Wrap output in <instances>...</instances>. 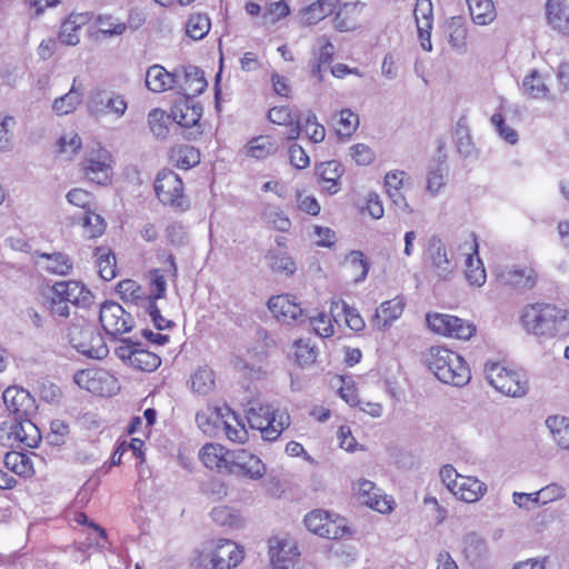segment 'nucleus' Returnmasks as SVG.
<instances>
[{
    "label": "nucleus",
    "mask_w": 569,
    "mask_h": 569,
    "mask_svg": "<svg viewBox=\"0 0 569 569\" xmlns=\"http://www.w3.org/2000/svg\"><path fill=\"white\" fill-rule=\"evenodd\" d=\"M527 332L542 338L569 336V311L548 302L525 306L520 317Z\"/></svg>",
    "instance_id": "obj_1"
},
{
    "label": "nucleus",
    "mask_w": 569,
    "mask_h": 569,
    "mask_svg": "<svg viewBox=\"0 0 569 569\" xmlns=\"http://www.w3.org/2000/svg\"><path fill=\"white\" fill-rule=\"evenodd\" d=\"M423 365L443 383L462 387L471 378L467 361L445 346H432L422 353Z\"/></svg>",
    "instance_id": "obj_2"
},
{
    "label": "nucleus",
    "mask_w": 569,
    "mask_h": 569,
    "mask_svg": "<svg viewBox=\"0 0 569 569\" xmlns=\"http://www.w3.org/2000/svg\"><path fill=\"white\" fill-rule=\"evenodd\" d=\"M153 189L161 204L181 212L190 209V200L186 193L184 182L173 170H160L154 178Z\"/></svg>",
    "instance_id": "obj_3"
},
{
    "label": "nucleus",
    "mask_w": 569,
    "mask_h": 569,
    "mask_svg": "<svg viewBox=\"0 0 569 569\" xmlns=\"http://www.w3.org/2000/svg\"><path fill=\"white\" fill-rule=\"evenodd\" d=\"M247 420L251 429L259 430L261 437L268 441L278 439L290 423V417L286 411L262 403L248 410Z\"/></svg>",
    "instance_id": "obj_4"
},
{
    "label": "nucleus",
    "mask_w": 569,
    "mask_h": 569,
    "mask_svg": "<svg viewBox=\"0 0 569 569\" xmlns=\"http://www.w3.org/2000/svg\"><path fill=\"white\" fill-rule=\"evenodd\" d=\"M213 419L212 426L217 427L218 421L221 419L226 437L237 443H244L248 440V431L244 425L240 421L238 416L229 408H208L207 410L200 411L196 415V421L203 430V432L211 431V420Z\"/></svg>",
    "instance_id": "obj_5"
},
{
    "label": "nucleus",
    "mask_w": 569,
    "mask_h": 569,
    "mask_svg": "<svg viewBox=\"0 0 569 569\" xmlns=\"http://www.w3.org/2000/svg\"><path fill=\"white\" fill-rule=\"evenodd\" d=\"M440 478L455 497L468 503L477 502L487 492L485 482L476 477L458 473L451 465H446L440 469Z\"/></svg>",
    "instance_id": "obj_6"
},
{
    "label": "nucleus",
    "mask_w": 569,
    "mask_h": 569,
    "mask_svg": "<svg viewBox=\"0 0 569 569\" xmlns=\"http://www.w3.org/2000/svg\"><path fill=\"white\" fill-rule=\"evenodd\" d=\"M73 382L80 389L97 397H112L120 390L117 377L107 369L98 367L78 370L73 375Z\"/></svg>",
    "instance_id": "obj_7"
},
{
    "label": "nucleus",
    "mask_w": 569,
    "mask_h": 569,
    "mask_svg": "<svg viewBox=\"0 0 569 569\" xmlns=\"http://www.w3.org/2000/svg\"><path fill=\"white\" fill-rule=\"evenodd\" d=\"M426 322L431 332L457 340H469L477 332L473 322L448 313L428 312Z\"/></svg>",
    "instance_id": "obj_8"
},
{
    "label": "nucleus",
    "mask_w": 569,
    "mask_h": 569,
    "mask_svg": "<svg viewBox=\"0 0 569 569\" xmlns=\"http://www.w3.org/2000/svg\"><path fill=\"white\" fill-rule=\"evenodd\" d=\"M113 157L103 147L88 152L81 160L80 170L83 178L98 186H108L113 177Z\"/></svg>",
    "instance_id": "obj_9"
},
{
    "label": "nucleus",
    "mask_w": 569,
    "mask_h": 569,
    "mask_svg": "<svg viewBox=\"0 0 569 569\" xmlns=\"http://www.w3.org/2000/svg\"><path fill=\"white\" fill-rule=\"evenodd\" d=\"M306 528L313 535L326 539H341L350 535L346 519L323 509L308 512L303 519Z\"/></svg>",
    "instance_id": "obj_10"
},
{
    "label": "nucleus",
    "mask_w": 569,
    "mask_h": 569,
    "mask_svg": "<svg viewBox=\"0 0 569 569\" xmlns=\"http://www.w3.org/2000/svg\"><path fill=\"white\" fill-rule=\"evenodd\" d=\"M485 372L489 383L499 392L509 397L527 393L528 382L520 372L497 362L486 365Z\"/></svg>",
    "instance_id": "obj_11"
},
{
    "label": "nucleus",
    "mask_w": 569,
    "mask_h": 569,
    "mask_svg": "<svg viewBox=\"0 0 569 569\" xmlns=\"http://www.w3.org/2000/svg\"><path fill=\"white\" fill-rule=\"evenodd\" d=\"M114 353L123 363L137 371L153 372L161 365L158 353L136 342H123L116 348Z\"/></svg>",
    "instance_id": "obj_12"
},
{
    "label": "nucleus",
    "mask_w": 569,
    "mask_h": 569,
    "mask_svg": "<svg viewBox=\"0 0 569 569\" xmlns=\"http://www.w3.org/2000/svg\"><path fill=\"white\" fill-rule=\"evenodd\" d=\"M356 498L368 508L380 513H390L396 507L391 496L386 495L375 482L367 479H358L352 485Z\"/></svg>",
    "instance_id": "obj_13"
},
{
    "label": "nucleus",
    "mask_w": 569,
    "mask_h": 569,
    "mask_svg": "<svg viewBox=\"0 0 569 569\" xmlns=\"http://www.w3.org/2000/svg\"><path fill=\"white\" fill-rule=\"evenodd\" d=\"M538 280V270L531 263L508 267L497 274L499 286L518 291H528L533 289L537 286Z\"/></svg>",
    "instance_id": "obj_14"
},
{
    "label": "nucleus",
    "mask_w": 569,
    "mask_h": 569,
    "mask_svg": "<svg viewBox=\"0 0 569 569\" xmlns=\"http://www.w3.org/2000/svg\"><path fill=\"white\" fill-rule=\"evenodd\" d=\"M99 320L103 330L113 337L127 333L133 327L131 315L113 301L102 303Z\"/></svg>",
    "instance_id": "obj_15"
},
{
    "label": "nucleus",
    "mask_w": 569,
    "mask_h": 569,
    "mask_svg": "<svg viewBox=\"0 0 569 569\" xmlns=\"http://www.w3.org/2000/svg\"><path fill=\"white\" fill-rule=\"evenodd\" d=\"M267 307L274 319L284 325H292L305 317L301 302L290 293L270 297Z\"/></svg>",
    "instance_id": "obj_16"
},
{
    "label": "nucleus",
    "mask_w": 569,
    "mask_h": 569,
    "mask_svg": "<svg viewBox=\"0 0 569 569\" xmlns=\"http://www.w3.org/2000/svg\"><path fill=\"white\" fill-rule=\"evenodd\" d=\"M264 473L266 466L258 456L247 449L233 450L228 475H236L249 479H260Z\"/></svg>",
    "instance_id": "obj_17"
},
{
    "label": "nucleus",
    "mask_w": 569,
    "mask_h": 569,
    "mask_svg": "<svg viewBox=\"0 0 569 569\" xmlns=\"http://www.w3.org/2000/svg\"><path fill=\"white\" fill-rule=\"evenodd\" d=\"M267 118L273 126L283 128L286 140H296L300 137L302 124L298 110L289 106H273L269 109Z\"/></svg>",
    "instance_id": "obj_18"
},
{
    "label": "nucleus",
    "mask_w": 569,
    "mask_h": 569,
    "mask_svg": "<svg viewBox=\"0 0 569 569\" xmlns=\"http://www.w3.org/2000/svg\"><path fill=\"white\" fill-rule=\"evenodd\" d=\"M269 553L273 569H300V552L295 541L273 538Z\"/></svg>",
    "instance_id": "obj_19"
},
{
    "label": "nucleus",
    "mask_w": 569,
    "mask_h": 569,
    "mask_svg": "<svg viewBox=\"0 0 569 569\" xmlns=\"http://www.w3.org/2000/svg\"><path fill=\"white\" fill-rule=\"evenodd\" d=\"M244 558V550L241 546L230 539H220L210 551V563L212 569L236 568Z\"/></svg>",
    "instance_id": "obj_20"
},
{
    "label": "nucleus",
    "mask_w": 569,
    "mask_h": 569,
    "mask_svg": "<svg viewBox=\"0 0 569 569\" xmlns=\"http://www.w3.org/2000/svg\"><path fill=\"white\" fill-rule=\"evenodd\" d=\"M233 450L216 442H208L201 447L198 457L201 463L217 473L228 475Z\"/></svg>",
    "instance_id": "obj_21"
},
{
    "label": "nucleus",
    "mask_w": 569,
    "mask_h": 569,
    "mask_svg": "<svg viewBox=\"0 0 569 569\" xmlns=\"http://www.w3.org/2000/svg\"><path fill=\"white\" fill-rule=\"evenodd\" d=\"M366 17V3L352 1L342 3L335 13L333 27L339 32L357 29Z\"/></svg>",
    "instance_id": "obj_22"
},
{
    "label": "nucleus",
    "mask_w": 569,
    "mask_h": 569,
    "mask_svg": "<svg viewBox=\"0 0 569 569\" xmlns=\"http://www.w3.org/2000/svg\"><path fill=\"white\" fill-rule=\"evenodd\" d=\"M3 402L7 410L14 419H22L29 416L34 408V399L23 388L10 386L3 391Z\"/></svg>",
    "instance_id": "obj_23"
},
{
    "label": "nucleus",
    "mask_w": 569,
    "mask_h": 569,
    "mask_svg": "<svg viewBox=\"0 0 569 569\" xmlns=\"http://www.w3.org/2000/svg\"><path fill=\"white\" fill-rule=\"evenodd\" d=\"M423 259L439 277L446 278L453 270V266L447 256L445 243L437 236L429 239Z\"/></svg>",
    "instance_id": "obj_24"
},
{
    "label": "nucleus",
    "mask_w": 569,
    "mask_h": 569,
    "mask_svg": "<svg viewBox=\"0 0 569 569\" xmlns=\"http://www.w3.org/2000/svg\"><path fill=\"white\" fill-rule=\"evenodd\" d=\"M545 19L552 31L569 36V4L567 0H546Z\"/></svg>",
    "instance_id": "obj_25"
},
{
    "label": "nucleus",
    "mask_w": 569,
    "mask_h": 569,
    "mask_svg": "<svg viewBox=\"0 0 569 569\" xmlns=\"http://www.w3.org/2000/svg\"><path fill=\"white\" fill-rule=\"evenodd\" d=\"M91 20L89 12H71L62 22L58 39L67 46H77L80 42L81 30Z\"/></svg>",
    "instance_id": "obj_26"
},
{
    "label": "nucleus",
    "mask_w": 569,
    "mask_h": 569,
    "mask_svg": "<svg viewBox=\"0 0 569 569\" xmlns=\"http://www.w3.org/2000/svg\"><path fill=\"white\" fill-rule=\"evenodd\" d=\"M410 184V177L401 170H392L385 176V189L391 201L399 208L409 209L405 192Z\"/></svg>",
    "instance_id": "obj_27"
},
{
    "label": "nucleus",
    "mask_w": 569,
    "mask_h": 569,
    "mask_svg": "<svg viewBox=\"0 0 569 569\" xmlns=\"http://www.w3.org/2000/svg\"><path fill=\"white\" fill-rule=\"evenodd\" d=\"M413 16L416 20L417 30L421 39V47L426 51H430L432 46L430 34L432 30V3L430 0H417Z\"/></svg>",
    "instance_id": "obj_28"
},
{
    "label": "nucleus",
    "mask_w": 569,
    "mask_h": 569,
    "mask_svg": "<svg viewBox=\"0 0 569 569\" xmlns=\"http://www.w3.org/2000/svg\"><path fill=\"white\" fill-rule=\"evenodd\" d=\"M171 118L183 128H192L199 124L202 117V107L192 99L181 98L171 108Z\"/></svg>",
    "instance_id": "obj_29"
},
{
    "label": "nucleus",
    "mask_w": 569,
    "mask_h": 569,
    "mask_svg": "<svg viewBox=\"0 0 569 569\" xmlns=\"http://www.w3.org/2000/svg\"><path fill=\"white\" fill-rule=\"evenodd\" d=\"M340 0H311L299 10L300 22L305 26H313L331 16Z\"/></svg>",
    "instance_id": "obj_30"
},
{
    "label": "nucleus",
    "mask_w": 569,
    "mask_h": 569,
    "mask_svg": "<svg viewBox=\"0 0 569 569\" xmlns=\"http://www.w3.org/2000/svg\"><path fill=\"white\" fill-rule=\"evenodd\" d=\"M91 103L94 112L111 114L116 118L124 116L128 109L126 97L119 92H111L109 96L98 93L92 98Z\"/></svg>",
    "instance_id": "obj_31"
},
{
    "label": "nucleus",
    "mask_w": 569,
    "mask_h": 569,
    "mask_svg": "<svg viewBox=\"0 0 569 569\" xmlns=\"http://www.w3.org/2000/svg\"><path fill=\"white\" fill-rule=\"evenodd\" d=\"M200 150L188 143L173 144L168 152L169 162L181 170H189L199 164Z\"/></svg>",
    "instance_id": "obj_32"
},
{
    "label": "nucleus",
    "mask_w": 569,
    "mask_h": 569,
    "mask_svg": "<svg viewBox=\"0 0 569 569\" xmlns=\"http://www.w3.org/2000/svg\"><path fill=\"white\" fill-rule=\"evenodd\" d=\"M330 313L336 322L343 318L346 326L355 332H359L365 329V320L359 311L341 299L331 300Z\"/></svg>",
    "instance_id": "obj_33"
},
{
    "label": "nucleus",
    "mask_w": 569,
    "mask_h": 569,
    "mask_svg": "<svg viewBox=\"0 0 569 569\" xmlns=\"http://www.w3.org/2000/svg\"><path fill=\"white\" fill-rule=\"evenodd\" d=\"M11 435L19 446L26 448H36L41 441V433L38 427L29 419H16L12 423Z\"/></svg>",
    "instance_id": "obj_34"
},
{
    "label": "nucleus",
    "mask_w": 569,
    "mask_h": 569,
    "mask_svg": "<svg viewBox=\"0 0 569 569\" xmlns=\"http://www.w3.org/2000/svg\"><path fill=\"white\" fill-rule=\"evenodd\" d=\"M176 84H179L183 98L188 99L201 94L208 86L203 71L197 67L186 69L181 80H177Z\"/></svg>",
    "instance_id": "obj_35"
},
{
    "label": "nucleus",
    "mask_w": 569,
    "mask_h": 569,
    "mask_svg": "<svg viewBox=\"0 0 569 569\" xmlns=\"http://www.w3.org/2000/svg\"><path fill=\"white\" fill-rule=\"evenodd\" d=\"M316 171L319 177V183L325 191L329 194H335L340 190V178L343 170L338 161L322 162L316 168Z\"/></svg>",
    "instance_id": "obj_36"
},
{
    "label": "nucleus",
    "mask_w": 569,
    "mask_h": 569,
    "mask_svg": "<svg viewBox=\"0 0 569 569\" xmlns=\"http://www.w3.org/2000/svg\"><path fill=\"white\" fill-rule=\"evenodd\" d=\"M177 83V76L168 72L162 66H151L146 73L147 88L157 93L171 89Z\"/></svg>",
    "instance_id": "obj_37"
},
{
    "label": "nucleus",
    "mask_w": 569,
    "mask_h": 569,
    "mask_svg": "<svg viewBox=\"0 0 569 569\" xmlns=\"http://www.w3.org/2000/svg\"><path fill=\"white\" fill-rule=\"evenodd\" d=\"M189 387L192 392L207 396L216 388V372L208 365L198 367L189 378Z\"/></svg>",
    "instance_id": "obj_38"
},
{
    "label": "nucleus",
    "mask_w": 569,
    "mask_h": 569,
    "mask_svg": "<svg viewBox=\"0 0 569 569\" xmlns=\"http://www.w3.org/2000/svg\"><path fill=\"white\" fill-rule=\"evenodd\" d=\"M58 293L67 295L72 306L86 307L92 299L91 291L80 281H58Z\"/></svg>",
    "instance_id": "obj_39"
},
{
    "label": "nucleus",
    "mask_w": 569,
    "mask_h": 569,
    "mask_svg": "<svg viewBox=\"0 0 569 569\" xmlns=\"http://www.w3.org/2000/svg\"><path fill=\"white\" fill-rule=\"evenodd\" d=\"M406 301L403 297L382 302L376 311V322L379 327H388L395 320L399 319L405 310Z\"/></svg>",
    "instance_id": "obj_40"
},
{
    "label": "nucleus",
    "mask_w": 569,
    "mask_h": 569,
    "mask_svg": "<svg viewBox=\"0 0 569 569\" xmlns=\"http://www.w3.org/2000/svg\"><path fill=\"white\" fill-rule=\"evenodd\" d=\"M246 154L250 158L262 160L278 151V144L271 136L261 134L251 138L246 147Z\"/></svg>",
    "instance_id": "obj_41"
},
{
    "label": "nucleus",
    "mask_w": 569,
    "mask_h": 569,
    "mask_svg": "<svg viewBox=\"0 0 569 569\" xmlns=\"http://www.w3.org/2000/svg\"><path fill=\"white\" fill-rule=\"evenodd\" d=\"M523 93L531 99L545 100L550 98V88L537 70L530 71L522 81Z\"/></svg>",
    "instance_id": "obj_42"
},
{
    "label": "nucleus",
    "mask_w": 569,
    "mask_h": 569,
    "mask_svg": "<svg viewBox=\"0 0 569 569\" xmlns=\"http://www.w3.org/2000/svg\"><path fill=\"white\" fill-rule=\"evenodd\" d=\"M96 34L104 39L122 36L127 31V23L113 14H99L94 19Z\"/></svg>",
    "instance_id": "obj_43"
},
{
    "label": "nucleus",
    "mask_w": 569,
    "mask_h": 569,
    "mask_svg": "<svg viewBox=\"0 0 569 569\" xmlns=\"http://www.w3.org/2000/svg\"><path fill=\"white\" fill-rule=\"evenodd\" d=\"M330 383L337 389L340 398L350 407H357L360 405L357 385L350 376L335 375L331 378Z\"/></svg>",
    "instance_id": "obj_44"
},
{
    "label": "nucleus",
    "mask_w": 569,
    "mask_h": 569,
    "mask_svg": "<svg viewBox=\"0 0 569 569\" xmlns=\"http://www.w3.org/2000/svg\"><path fill=\"white\" fill-rule=\"evenodd\" d=\"M343 268L356 282L365 280L369 272L370 263L359 250L350 251L343 259Z\"/></svg>",
    "instance_id": "obj_45"
},
{
    "label": "nucleus",
    "mask_w": 569,
    "mask_h": 569,
    "mask_svg": "<svg viewBox=\"0 0 569 569\" xmlns=\"http://www.w3.org/2000/svg\"><path fill=\"white\" fill-rule=\"evenodd\" d=\"M116 291L124 303L140 307L147 299L144 289L132 279H123L119 281L116 287Z\"/></svg>",
    "instance_id": "obj_46"
},
{
    "label": "nucleus",
    "mask_w": 569,
    "mask_h": 569,
    "mask_svg": "<svg viewBox=\"0 0 569 569\" xmlns=\"http://www.w3.org/2000/svg\"><path fill=\"white\" fill-rule=\"evenodd\" d=\"M94 263L101 279L110 281L117 276L116 257L109 247L96 248Z\"/></svg>",
    "instance_id": "obj_47"
},
{
    "label": "nucleus",
    "mask_w": 569,
    "mask_h": 569,
    "mask_svg": "<svg viewBox=\"0 0 569 569\" xmlns=\"http://www.w3.org/2000/svg\"><path fill=\"white\" fill-rule=\"evenodd\" d=\"M4 465L16 475L23 478H31L34 475V467L31 458L19 451H10L4 456Z\"/></svg>",
    "instance_id": "obj_48"
},
{
    "label": "nucleus",
    "mask_w": 569,
    "mask_h": 569,
    "mask_svg": "<svg viewBox=\"0 0 569 569\" xmlns=\"http://www.w3.org/2000/svg\"><path fill=\"white\" fill-rule=\"evenodd\" d=\"M77 79H73L72 86L66 94L56 98L52 102V110L58 116L72 113L81 103L82 94L76 87Z\"/></svg>",
    "instance_id": "obj_49"
},
{
    "label": "nucleus",
    "mask_w": 569,
    "mask_h": 569,
    "mask_svg": "<svg viewBox=\"0 0 569 569\" xmlns=\"http://www.w3.org/2000/svg\"><path fill=\"white\" fill-rule=\"evenodd\" d=\"M472 20L486 26L496 19V8L492 0H467Z\"/></svg>",
    "instance_id": "obj_50"
},
{
    "label": "nucleus",
    "mask_w": 569,
    "mask_h": 569,
    "mask_svg": "<svg viewBox=\"0 0 569 569\" xmlns=\"http://www.w3.org/2000/svg\"><path fill=\"white\" fill-rule=\"evenodd\" d=\"M446 32L449 42L455 49H463L467 44L468 28L465 18L460 16L451 17L446 24Z\"/></svg>",
    "instance_id": "obj_51"
},
{
    "label": "nucleus",
    "mask_w": 569,
    "mask_h": 569,
    "mask_svg": "<svg viewBox=\"0 0 569 569\" xmlns=\"http://www.w3.org/2000/svg\"><path fill=\"white\" fill-rule=\"evenodd\" d=\"M210 515L212 520L221 527L236 529L243 525L241 512L229 506L214 507Z\"/></svg>",
    "instance_id": "obj_52"
},
{
    "label": "nucleus",
    "mask_w": 569,
    "mask_h": 569,
    "mask_svg": "<svg viewBox=\"0 0 569 569\" xmlns=\"http://www.w3.org/2000/svg\"><path fill=\"white\" fill-rule=\"evenodd\" d=\"M320 46L315 53V62L312 64V73L321 76L323 68L328 67L332 61L336 53V48L329 38L322 37Z\"/></svg>",
    "instance_id": "obj_53"
},
{
    "label": "nucleus",
    "mask_w": 569,
    "mask_h": 569,
    "mask_svg": "<svg viewBox=\"0 0 569 569\" xmlns=\"http://www.w3.org/2000/svg\"><path fill=\"white\" fill-rule=\"evenodd\" d=\"M546 425L558 446L562 449H569V419L552 416L546 420Z\"/></svg>",
    "instance_id": "obj_54"
},
{
    "label": "nucleus",
    "mask_w": 569,
    "mask_h": 569,
    "mask_svg": "<svg viewBox=\"0 0 569 569\" xmlns=\"http://www.w3.org/2000/svg\"><path fill=\"white\" fill-rule=\"evenodd\" d=\"M39 257L44 258L48 261L46 270L50 273L67 276L73 269L72 260L64 253H40Z\"/></svg>",
    "instance_id": "obj_55"
},
{
    "label": "nucleus",
    "mask_w": 569,
    "mask_h": 569,
    "mask_svg": "<svg viewBox=\"0 0 569 569\" xmlns=\"http://www.w3.org/2000/svg\"><path fill=\"white\" fill-rule=\"evenodd\" d=\"M170 120L171 114L159 108L150 110L148 114L149 128L158 139L168 137Z\"/></svg>",
    "instance_id": "obj_56"
},
{
    "label": "nucleus",
    "mask_w": 569,
    "mask_h": 569,
    "mask_svg": "<svg viewBox=\"0 0 569 569\" xmlns=\"http://www.w3.org/2000/svg\"><path fill=\"white\" fill-rule=\"evenodd\" d=\"M290 14L289 4L284 0L267 3L261 13L263 24H274Z\"/></svg>",
    "instance_id": "obj_57"
},
{
    "label": "nucleus",
    "mask_w": 569,
    "mask_h": 569,
    "mask_svg": "<svg viewBox=\"0 0 569 569\" xmlns=\"http://www.w3.org/2000/svg\"><path fill=\"white\" fill-rule=\"evenodd\" d=\"M465 276L472 286L481 287L485 284L487 274L483 262L479 257L466 259Z\"/></svg>",
    "instance_id": "obj_58"
},
{
    "label": "nucleus",
    "mask_w": 569,
    "mask_h": 569,
    "mask_svg": "<svg viewBox=\"0 0 569 569\" xmlns=\"http://www.w3.org/2000/svg\"><path fill=\"white\" fill-rule=\"evenodd\" d=\"M81 226L83 228V234L89 239L102 236L106 230L103 218L96 213L94 210L84 213Z\"/></svg>",
    "instance_id": "obj_59"
},
{
    "label": "nucleus",
    "mask_w": 569,
    "mask_h": 569,
    "mask_svg": "<svg viewBox=\"0 0 569 569\" xmlns=\"http://www.w3.org/2000/svg\"><path fill=\"white\" fill-rule=\"evenodd\" d=\"M210 30V20L201 13L191 14L186 24L187 34L193 40L202 39Z\"/></svg>",
    "instance_id": "obj_60"
},
{
    "label": "nucleus",
    "mask_w": 569,
    "mask_h": 569,
    "mask_svg": "<svg viewBox=\"0 0 569 569\" xmlns=\"http://www.w3.org/2000/svg\"><path fill=\"white\" fill-rule=\"evenodd\" d=\"M263 219L269 229L282 233H288L292 226L290 218L280 209L266 211Z\"/></svg>",
    "instance_id": "obj_61"
},
{
    "label": "nucleus",
    "mask_w": 569,
    "mask_h": 569,
    "mask_svg": "<svg viewBox=\"0 0 569 569\" xmlns=\"http://www.w3.org/2000/svg\"><path fill=\"white\" fill-rule=\"evenodd\" d=\"M295 199L296 208L299 212L311 217H317L320 214L321 204L315 196L299 190L296 192Z\"/></svg>",
    "instance_id": "obj_62"
},
{
    "label": "nucleus",
    "mask_w": 569,
    "mask_h": 569,
    "mask_svg": "<svg viewBox=\"0 0 569 569\" xmlns=\"http://www.w3.org/2000/svg\"><path fill=\"white\" fill-rule=\"evenodd\" d=\"M82 148V140L74 131L63 132L57 140V151L69 156L77 154Z\"/></svg>",
    "instance_id": "obj_63"
},
{
    "label": "nucleus",
    "mask_w": 569,
    "mask_h": 569,
    "mask_svg": "<svg viewBox=\"0 0 569 569\" xmlns=\"http://www.w3.org/2000/svg\"><path fill=\"white\" fill-rule=\"evenodd\" d=\"M293 357L297 365L306 367L316 361L317 351L308 341L297 340L293 345Z\"/></svg>",
    "instance_id": "obj_64"
}]
</instances>
